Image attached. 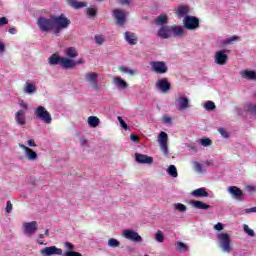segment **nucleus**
Masks as SVG:
<instances>
[{
  "mask_svg": "<svg viewBox=\"0 0 256 256\" xmlns=\"http://www.w3.org/2000/svg\"><path fill=\"white\" fill-rule=\"evenodd\" d=\"M190 205H192V207H194L195 209H203V210L211 209V205L201 201H197V200H191Z\"/></svg>",
  "mask_w": 256,
  "mask_h": 256,
  "instance_id": "obj_22",
  "label": "nucleus"
},
{
  "mask_svg": "<svg viewBox=\"0 0 256 256\" xmlns=\"http://www.w3.org/2000/svg\"><path fill=\"white\" fill-rule=\"evenodd\" d=\"M15 121L18 125H26L27 119L25 118V111L24 110H19L15 114Z\"/></svg>",
  "mask_w": 256,
  "mask_h": 256,
  "instance_id": "obj_18",
  "label": "nucleus"
},
{
  "mask_svg": "<svg viewBox=\"0 0 256 256\" xmlns=\"http://www.w3.org/2000/svg\"><path fill=\"white\" fill-rule=\"evenodd\" d=\"M40 255L42 256H52V255H63V250L57 248V246L45 247L40 250Z\"/></svg>",
  "mask_w": 256,
  "mask_h": 256,
  "instance_id": "obj_9",
  "label": "nucleus"
},
{
  "mask_svg": "<svg viewBox=\"0 0 256 256\" xmlns=\"http://www.w3.org/2000/svg\"><path fill=\"white\" fill-rule=\"evenodd\" d=\"M124 37L129 45H137V35L133 32H125Z\"/></svg>",
  "mask_w": 256,
  "mask_h": 256,
  "instance_id": "obj_24",
  "label": "nucleus"
},
{
  "mask_svg": "<svg viewBox=\"0 0 256 256\" xmlns=\"http://www.w3.org/2000/svg\"><path fill=\"white\" fill-rule=\"evenodd\" d=\"M11 211H13V204L8 200L6 203V213H11Z\"/></svg>",
  "mask_w": 256,
  "mask_h": 256,
  "instance_id": "obj_51",
  "label": "nucleus"
},
{
  "mask_svg": "<svg viewBox=\"0 0 256 256\" xmlns=\"http://www.w3.org/2000/svg\"><path fill=\"white\" fill-rule=\"evenodd\" d=\"M175 209H177L178 211H180V213H185V211H187V206H185L182 203H176L174 205Z\"/></svg>",
  "mask_w": 256,
  "mask_h": 256,
  "instance_id": "obj_41",
  "label": "nucleus"
},
{
  "mask_svg": "<svg viewBox=\"0 0 256 256\" xmlns=\"http://www.w3.org/2000/svg\"><path fill=\"white\" fill-rule=\"evenodd\" d=\"M19 106H20L22 109H25V111H27V109H29V105H27V104L24 103V102H20V103H19Z\"/></svg>",
  "mask_w": 256,
  "mask_h": 256,
  "instance_id": "obj_57",
  "label": "nucleus"
},
{
  "mask_svg": "<svg viewBox=\"0 0 256 256\" xmlns=\"http://www.w3.org/2000/svg\"><path fill=\"white\" fill-rule=\"evenodd\" d=\"M218 133H220V135L222 137H224L225 139H228V137H229V133L227 131H225V128H219Z\"/></svg>",
  "mask_w": 256,
  "mask_h": 256,
  "instance_id": "obj_48",
  "label": "nucleus"
},
{
  "mask_svg": "<svg viewBox=\"0 0 256 256\" xmlns=\"http://www.w3.org/2000/svg\"><path fill=\"white\" fill-rule=\"evenodd\" d=\"M225 53H229V50H220L218 52H216L215 54V63L217 65H226L227 64V60L229 59V56H227V54Z\"/></svg>",
  "mask_w": 256,
  "mask_h": 256,
  "instance_id": "obj_10",
  "label": "nucleus"
},
{
  "mask_svg": "<svg viewBox=\"0 0 256 256\" xmlns=\"http://www.w3.org/2000/svg\"><path fill=\"white\" fill-rule=\"evenodd\" d=\"M156 87L157 89H160V91L167 93V91L171 89V83H169L167 78H163L156 82Z\"/></svg>",
  "mask_w": 256,
  "mask_h": 256,
  "instance_id": "obj_14",
  "label": "nucleus"
},
{
  "mask_svg": "<svg viewBox=\"0 0 256 256\" xmlns=\"http://www.w3.org/2000/svg\"><path fill=\"white\" fill-rule=\"evenodd\" d=\"M170 34L173 35L174 37H183V35H185V32L183 30V27L173 25V26H170Z\"/></svg>",
  "mask_w": 256,
  "mask_h": 256,
  "instance_id": "obj_19",
  "label": "nucleus"
},
{
  "mask_svg": "<svg viewBox=\"0 0 256 256\" xmlns=\"http://www.w3.org/2000/svg\"><path fill=\"white\" fill-rule=\"evenodd\" d=\"M8 32H9L11 35H15V33H17V29H15V28H10V29L8 30Z\"/></svg>",
  "mask_w": 256,
  "mask_h": 256,
  "instance_id": "obj_60",
  "label": "nucleus"
},
{
  "mask_svg": "<svg viewBox=\"0 0 256 256\" xmlns=\"http://www.w3.org/2000/svg\"><path fill=\"white\" fill-rule=\"evenodd\" d=\"M163 121H164V123H171V118H169V117H164V118H163Z\"/></svg>",
  "mask_w": 256,
  "mask_h": 256,
  "instance_id": "obj_62",
  "label": "nucleus"
},
{
  "mask_svg": "<svg viewBox=\"0 0 256 256\" xmlns=\"http://www.w3.org/2000/svg\"><path fill=\"white\" fill-rule=\"evenodd\" d=\"M37 229V221L24 223V233L26 235H33Z\"/></svg>",
  "mask_w": 256,
  "mask_h": 256,
  "instance_id": "obj_15",
  "label": "nucleus"
},
{
  "mask_svg": "<svg viewBox=\"0 0 256 256\" xmlns=\"http://www.w3.org/2000/svg\"><path fill=\"white\" fill-rule=\"evenodd\" d=\"M240 75L243 79H248L249 81H255L256 73L253 70H244L240 72Z\"/></svg>",
  "mask_w": 256,
  "mask_h": 256,
  "instance_id": "obj_23",
  "label": "nucleus"
},
{
  "mask_svg": "<svg viewBox=\"0 0 256 256\" xmlns=\"http://www.w3.org/2000/svg\"><path fill=\"white\" fill-rule=\"evenodd\" d=\"M19 147L25 151L28 161H37V152L25 146V144H19Z\"/></svg>",
  "mask_w": 256,
  "mask_h": 256,
  "instance_id": "obj_12",
  "label": "nucleus"
},
{
  "mask_svg": "<svg viewBox=\"0 0 256 256\" xmlns=\"http://www.w3.org/2000/svg\"><path fill=\"white\" fill-rule=\"evenodd\" d=\"M155 240L158 243H163V241H165V235H163V232H161V230H158L155 234Z\"/></svg>",
  "mask_w": 256,
  "mask_h": 256,
  "instance_id": "obj_39",
  "label": "nucleus"
},
{
  "mask_svg": "<svg viewBox=\"0 0 256 256\" xmlns=\"http://www.w3.org/2000/svg\"><path fill=\"white\" fill-rule=\"evenodd\" d=\"M121 246V242H119V240L115 239V238H110L108 240V247H120Z\"/></svg>",
  "mask_w": 256,
  "mask_h": 256,
  "instance_id": "obj_38",
  "label": "nucleus"
},
{
  "mask_svg": "<svg viewBox=\"0 0 256 256\" xmlns=\"http://www.w3.org/2000/svg\"><path fill=\"white\" fill-rule=\"evenodd\" d=\"M80 145H82V146L87 145V139L81 138L80 139Z\"/></svg>",
  "mask_w": 256,
  "mask_h": 256,
  "instance_id": "obj_59",
  "label": "nucleus"
},
{
  "mask_svg": "<svg viewBox=\"0 0 256 256\" xmlns=\"http://www.w3.org/2000/svg\"><path fill=\"white\" fill-rule=\"evenodd\" d=\"M61 57H59V54L58 53H54L53 55H51L49 58H48V63L50 65H59L61 64Z\"/></svg>",
  "mask_w": 256,
  "mask_h": 256,
  "instance_id": "obj_27",
  "label": "nucleus"
},
{
  "mask_svg": "<svg viewBox=\"0 0 256 256\" xmlns=\"http://www.w3.org/2000/svg\"><path fill=\"white\" fill-rule=\"evenodd\" d=\"M167 21H169V19L167 18L166 14L160 15L157 17V19H155L154 23L156 25H165V23H167Z\"/></svg>",
  "mask_w": 256,
  "mask_h": 256,
  "instance_id": "obj_33",
  "label": "nucleus"
},
{
  "mask_svg": "<svg viewBox=\"0 0 256 256\" xmlns=\"http://www.w3.org/2000/svg\"><path fill=\"white\" fill-rule=\"evenodd\" d=\"M218 239L222 251H224V253H231V238H229V234L221 233L218 235Z\"/></svg>",
  "mask_w": 256,
  "mask_h": 256,
  "instance_id": "obj_3",
  "label": "nucleus"
},
{
  "mask_svg": "<svg viewBox=\"0 0 256 256\" xmlns=\"http://www.w3.org/2000/svg\"><path fill=\"white\" fill-rule=\"evenodd\" d=\"M135 160L137 163H141L144 165H151V163H153V157L139 153L135 154Z\"/></svg>",
  "mask_w": 256,
  "mask_h": 256,
  "instance_id": "obj_13",
  "label": "nucleus"
},
{
  "mask_svg": "<svg viewBox=\"0 0 256 256\" xmlns=\"http://www.w3.org/2000/svg\"><path fill=\"white\" fill-rule=\"evenodd\" d=\"M176 249H177V251H180L181 253H185V252H187L189 247H187V244H185L183 242H177Z\"/></svg>",
  "mask_w": 256,
  "mask_h": 256,
  "instance_id": "obj_34",
  "label": "nucleus"
},
{
  "mask_svg": "<svg viewBox=\"0 0 256 256\" xmlns=\"http://www.w3.org/2000/svg\"><path fill=\"white\" fill-rule=\"evenodd\" d=\"M65 53L67 57L70 59H75V57H78L77 48L76 47H69L65 50Z\"/></svg>",
  "mask_w": 256,
  "mask_h": 256,
  "instance_id": "obj_28",
  "label": "nucleus"
},
{
  "mask_svg": "<svg viewBox=\"0 0 256 256\" xmlns=\"http://www.w3.org/2000/svg\"><path fill=\"white\" fill-rule=\"evenodd\" d=\"M246 191H248V193H252V191H255V186L253 185H248L245 187Z\"/></svg>",
  "mask_w": 256,
  "mask_h": 256,
  "instance_id": "obj_54",
  "label": "nucleus"
},
{
  "mask_svg": "<svg viewBox=\"0 0 256 256\" xmlns=\"http://www.w3.org/2000/svg\"><path fill=\"white\" fill-rule=\"evenodd\" d=\"M194 169L197 173H203V165L199 162H194Z\"/></svg>",
  "mask_w": 256,
  "mask_h": 256,
  "instance_id": "obj_45",
  "label": "nucleus"
},
{
  "mask_svg": "<svg viewBox=\"0 0 256 256\" xmlns=\"http://www.w3.org/2000/svg\"><path fill=\"white\" fill-rule=\"evenodd\" d=\"M119 71H121L122 73H128V75H132V76L137 75V70L129 69L125 66H120Z\"/></svg>",
  "mask_w": 256,
  "mask_h": 256,
  "instance_id": "obj_35",
  "label": "nucleus"
},
{
  "mask_svg": "<svg viewBox=\"0 0 256 256\" xmlns=\"http://www.w3.org/2000/svg\"><path fill=\"white\" fill-rule=\"evenodd\" d=\"M123 237H125V239H128L129 241H133L134 243H141V241H143V238H141L139 233L131 229L124 230Z\"/></svg>",
  "mask_w": 256,
  "mask_h": 256,
  "instance_id": "obj_8",
  "label": "nucleus"
},
{
  "mask_svg": "<svg viewBox=\"0 0 256 256\" xmlns=\"http://www.w3.org/2000/svg\"><path fill=\"white\" fill-rule=\"evenodd\" d=\"M118 121H119V123H120L122 129L127 130V123H125V120H123V117L118 116Z\"/></svg>",
  "mask_w": 256,
  "mask_h": 256,
  "instance_id": "obj_49",
  "label": "nucleus"
},
{
  "mask_svg": "<svg viewBox=\"0 0 256 256\" xmlns=\"http://www.w3.org/2000/svg\"><path fill=\"white\" fill-rule=\"evenodd\" d=\"M60 65L64 67V69H73V67L77 66V63L69 58H62Z\"/></svg>",
  "mask_w": 256,
  "mask_h": 256,
  "instance_id": "obj_21",
  "label": "nucleus"
},
{
  "mask_svg": "<svg viewBox=\"0 0 256 256\" xmlns=\"http://www.w3.org/2000/svg\"><path fill=\"white\" fill-rule=\"evenodd\" d=\"M131 141H133L134 143H137L139 141V136L132 134L130 136Z\"/></svg>",
  "mask_w": 256,
  "mask_h": 256,
  "instance_id": "obj_55",
  "label": "nucleus"
},
{
  "mask_svg": "<svg viewBox=\"0 0 256 256\" xmlns=\"http://www.w3.org/2000/svg\"><path fill=\"white\" fill-rule=\"evenodd\" d=\"M101 123V120H99L96 116H90L88 117V125L89 127H99V124Z\"/></svg>",
  "mask_w": 256,
  "mask_h": 256,
  "instance_id": "obj_30",
  "label": "nucleus"
},
{
  "mask_svg": "<svg viewBox=\"0 0 256 256\" xmlns=\"http://www.w3.org/2000/svg\"><path fill=\"white\" fill-rule=\"evenodd\" d=\"M0 51H5V44H3L2 42H0Z\"/></svg>",
  "mask_w": 256,
  "mask_h": 256,
  "instance_id": "obj_64",
  "label": "nucleus"
},
{
  "mask_svg": "<svg viewBox=\"0 0 256 256\" xmlns=\"http://www.w3.org/2000/svg\"><path fill=\"white\" fill-rule=\"evenodd\" d=\"M161 39H169L171 37V26H162L158 31Z\"/></svg>",
  "mask_w": 256,
  "mask_h": 256,
  "instance_id": "obj_17",
  "label": "nucleus"
},
{
  "mask_svg": "<svg viewBox=\"0 0 256 256\" xmlns=\"http://www.w3.org/2000/svg\"><path fill=\"white\" fill-rule=\"evenodd\" d=\"M29 147H37V144L35 143V140L30 139L27 141Z\"/></svg>",
  "mask_w": 256,
  "mask_h": 256,
  "instance_id": "obj_56",
  "label": "nucleus"
},
{
  "mask_svg": "<svg viewBox=\"0 0 256 256\" xmlns=\"http://www.w3.org/2000/svg\"><path fill=\"white\" fill-rule=\"evenodd\" d=\"M167 173L170 174L171 177H178L177 167H175V165H170L168 167Z\"/></svg>",
  "mask_w": 256,
  "mask_h": 256,
  "instance_id": "obj_37",
  "label": "nucleus"
},
{
  "mask_svg": "<svg viewBox=\"0 0 256 256\" xmlns=\"http://www.w3.org/2000/svg\"><path fill=\"white\" fill-rule=\"evenodd\" d=\"M114 83L118 87V89H127V87H129V84L121 77H115Z\"/></svg>",
  "mask_w": 256,
  "mask_h": 256,
  "instance_id": "obj_25",
  "label": "nucleus"
},
{
  "mask_svg": "<svg viewBox=\"0 0 256 256\" xmlns=\"http://www.w3.org/2000/svg\"><path fill=\"white\" fill-rule=\"evenodd\" d=\"M34 115L37 117V119L43 121V123H46V125H51V122L53 121L51 113H49V111H47V109L43 106H38L34 111Z\"/></svg>",
  "mask_w": 256,
  "mask_h": 256,
  "instance_id": "obj_2",
  "label": "nucleus"
},
{
  "mask_svg": "<svg viewBox=\"0 0 256 256\" xmlns=\"http://www.w3.org/2000/svg\"><path fill=\"white\" fill-rule=\"evenodd\" d=\"M235 41H241V38L239 36H233L231 38L222 40V45L225 47L227 45H231L232 43H235Z\"/></svg>",
  "mask_w": 256,
  "mask_h": 256,
  "instance_id": "obj_32",
  "label": "nucleus"
},
{
  "mask_svg": "<svg viewBox=\"0 0 256 256\" xmlns=\"http://www.w3.org/2000/svg\"><path fill=\"white\" fill-rule=\"evenodd\" d=\"M76 65H83L84 61L83 58H80L77 62H75Z\"/></svg>",
  "mask_w": 256,
  "mask_h": 256,
  "instance_id": "obj_63",
  "label": "nucleus"
},
{
  "mask_svg": "<svg viewBox=\"0 0 256 256\" xmlns=\"http://www.w3.org/2000/svg\"><path fill=\"white\" fill-rule=\"evenodd\" d=\"M68 5L74 9H82V7H87V2H77V0H67Z\"/></svg>",
  "mask_w": 256,
  "mask_h": 256,
  "instance_id": "obj_26",
  "label": "nucleus"
},
{
  "mask_svg": "<svg viewBox=\"0 0 256 256\" xmlns=\"http://www.w3.org/2000/svg\"><path fill=\"white\" fill-rule=\"evenodd\" d=\"M244 231L249 235V237H255V231L253 229L249 228L247 224L244 225Z\"/></svg>",
  "mask_w": 256,
  "mask_h": 256,
  "instance_id": "obj_43",
  "label": "nucleus"
},
{
  "mask_svg": "<svg viewBox=\"0 0 256 256\" xmlns=\"http://www.w3.org/2000/svg\"><path fill=\"white\" fill-rule=\"evenodd\" d=\"M191 196L199 199L201 197H209V192L205 188H198L191 192Z\"/></svg>",
  "mask_w": 256,
  "mask_h": 256,
  "instance_id": "obj_20",
  "label": "nucleus"
},
{
  "mask_svg": "<svg viewBox=\"0 0 256 256\" xmlns=\"http://www.w3.org/2000/svg\"><path fill=\"white\" fill-rule=\"evenodd\" d=\"M151 69L154 73H157L158 75H163L169 71V68L167 67V64L163 61H153L150 62Z\"/></svg>",
  "mask_w": 256,
  "mask_h": 256,
  "instance_id": "obj_5",
  "label": "nucleus"
},
{
  "mask_svg": "<svg viewBox=\"0 0 256 256\" xmlns=\"http://www.w3.org/2000/svg\"><path fill=\"white\" fill-rule=\"evenodd\" d=\"M94 39L97 45H102L103 43H105V38H103L101 35H96Z\"/></svg>",
  "mask_w": 256,
  "mask_h": 256,
  "instance_id": "obj_46",
  "label": "nucleus"
},
{
  "mask_svg": "<svg viewBox=\"0 0 256 256\" xmlns=\"http://www.w3.org/2000/svg\"><path fill=\"white\" fill-rule=\"evenodd\" d=\"M228 191L229 193H231V195H233V197H235L239 201H243L242 198H239V197H243V190H241V188L237 186H231L228 188Z\"/></svg>",
  "mask_w": 256,
  "mask_h": 256,
  "instance_id": "obj_16",
  "label": "nucleus"
},
{
  "mask_svg": "<svg viewBox=\"0 0 256 256\" xmlns=\"http://www.w3.org/2000/svg\"><path fill=\"white\" fill-rule=\"evenodd\" d=\"M97 77H99V74L97 72H89L85 74V79L94 87V89H97L99 87V82H97Z\"/></svg>",
  "mask_w": 256,
  "mask_h": 256,
  "instance_id": "obj_11",
  "label": "nucleus"
},
{
  "mask_svg": "<svg viewBox=\"0 0 256 256\" xmlns=\"http://www.w3.org/2000/svg\"><path fill=\"white\" fill-rule=\"evenodd\" d=\"M175 103H176V109L178 111H185V109H189V107H191V105L189 104V98H187V96L183 95V94H179L176 98H175Z\"/></svg>",
  "mask_w": 256,
  "mask_h": 256,
  "instance_id": "obj_4",
  "label": "nucleus"
},
{
  "mask_svg": "<svg viewBox=\"0 0 256 256\" xmlns=\"http://www.w3.org/2000/svg\"><path fill=\"white\" fill-rule=\"evenodd\" d=\"M37 25L42 33L53 31L54 35H59L63 29H67L71 25V20L65 14L50 16L49 18L41 16L37 20Z\"/></svg>",
  "mask_w": 256,
  "mask_h": 256,
  "instance_id": "obj_1",
  "label": "nucleus"
},
{
  "mask_svg": "<svg viewBox=\"0 0 256 256\" xmlns=\"http://www.w3.org/2000/svg\"><path fill=\"white\" fill-rule=\"evenodd\" d=\"M9 23V20L7 17H1L0 18V27H3V25H7Z\"/></svg>",
  "mask_w": 256,
  "mask_h": 256,
  "instance_id": "obj_52",
  "label": "nucleus"
},
{
  "mask_svg": "<svg viewBox=\"0 0 256 256\" xmlns=\"http://www.w3.org/2000/svg\"><path fill=\"white\" fill-rule=\"evenodd\" d=\"M214 229H216V231H223V224L222 223L215 224Z\"/></svg>",
  "mask_w": 256,
  "mask_h": 256,
  "instance_id": "obj_53",
  "label": "nucleus"
},
{
  "mask_svg": "<svg viewBox=\"0 0 256 256\" xmlns=\"http://www.w3.org/2000/svg\"><path fill=\"white\" fill-rule=\"evenodd\" d=\"M183 24L185 29H188V31H193L199 27V18L195 16H185Z\"/></svg>",
  "mask_w": 256,
  "mask_h": 256,
  "instance_id": "obj_6",
  "label": "nucleus"
},
{
  "mask_svg": "<svg viewBox=\"0 0 256 256\" xmlns=\"http://www.w3.org/2000/svg\"><path fill=\"white\" fill-rule=\"evenodd\" d=\"M87 15H89V17H96L97 16V10H95L94 8H88L87 9Z\"/></svg>",
  "mask_w": 256,
  "mask_h": 256,
  "instance_id": "obj_47",
  "label": "nucleus"
},
{
  "mask_svg": "<svg viewBox=\"0 0 256 256\" xmlns=\"http://www.w3.org/2000/svg\"><path fill=\"white\" fill-rule=\"evenodd\" d=\"M131 0H121V5H129Z\"/></svg>",
  "mask_w": 256,
  "mask_h": 256,
  "instance_id": "obj_61",
  "label": "nucleus"
},
{
  "mask_svg": "<svg viewBox=\"0 0 256 256\" xmlns=\"http://www.w3.org/2000/svg\"><path fill=\"white\" fill-rule=\"evenodd\" d=\"M160 145H161V149H162L163 153H164L165 155H167V154L169 153V148H168V146H167V142H164V143H162V144H160Z\"/></svg>",
  "mask_w": 256,
  "mask_h": 256,
  "instance_id": "obj_50",
  "label": "nucleus"
},
{
  "mask_svg": "<svg viewBox=\"0 0 256 256\" xmlns=\"http://www.w3.org/2000/svg\"><path fill=\"white\" fill-rule=\"evenodd\" d=\"M200 145H202V147H209L213 145V141L209 138H201Z\"/></svg>",
  "mask_w": 256,
  "mask_h": 256,
  "instance_id": "obj_40",
  "label": "nucleus"
},
{
  "mask_svg": "<svg viewBox=\"0 0 256 256\" xmlns=\"http://www.w3.org/2000/svg\"><path fill=\"white\" fill-rule=\"evenodd\" d=\"M35 85L31 84V83H27L26 87H25V92L26 93H35Z\"/></svg>",
  "mask_w": 256,
  "mask_h": 256,
  "instance_id": "obj_42",
  "label": "nucleus"
},
{
  "mask_svg": "<svg viewBox=\"0 0 256 256\" xmlns=\"http://www.w3.org/2000/svg\"><path fill=\"white\" fill-rule=\"evenodd\" d=\"M244 111L246 113H251V115H256V104L246 103L244 105Z\"/></svg>",
  "mask_w": 256,
  "mask_h": 256,
  "instance_id": "obj_29",
  "label": "nucleus"
},
{
  "mask_svg": "<svg viewBox=\"0 0 256 256\" xmlns=\"http://www.w3.org/2000/svg\"><path fill=\"white\" fill-rule=\"evenodd\" d=\"M167 139H168L167 133L161 132V133L159 134V142H160V144H162V143H167Z\"/></svg>",
  "mask_w": 256,
  "mask_h": 256,
  "instance_id": "obj_44",
  "label": "nucleus"
},
{
  "mask_svg": "<svg viewBox=\"0 0 256 256\" xmlns=\"http://www.w3.org/2000/svg\"><path fill=\"white\" fill-rule=\"evenodd\" d=\"M245 211H246V213H256V207H252L250 209H246Z\"/></svg>",
  "mask_w": 256,
  "mask_h": 256,
  "instance_id": "obj_58",
  "label": "nucleus"
},
{
  "mask_svg": "<svg viewBox=\"0 0 256 256\" xmlns=\"http://www.w3.org/2000/svg\"><path fill=\"white\" fill-rule=\"evenodd\" d=\"M217 106H215V102L213 101H206L204 103V108L206 109V111H215Z\"/></svg>",
  "mask_w": 256,
  "mask_h": 256,
  "instance_id": "obj_36",
  "label": "nucleus"
},
{
  "mask_svg": "<svg viewBox=\"0 0 256 256\" xmlns=\"http://www.w3.org/2000/svg\"><path fill=\"white\" fill-rule=\"evenodd\" d=\"M112 15H113L114 19L116 20V23L120 27H123V25H125V19L127 18V12L125 10L116 8L113 10Z\"/></svg>",
  "mask_w": 256,
  "mask_h": 256,
  "instance_id": "obj_7",
  "label": "nucleus"
},
{
  "mask_svg": "<svg viewBox=\"0 0 256 256\" xmlns=\"http://www.w3.org/2000/svg\"><path fill=\"white\" fill-rule=\"evenodd\" d=\"M187 13H189V8L187 6H179L176 11V14L178 15V17H185Z\"/></svg>",
  "mask_w": 256,
  "mask_h": 256,
  "instance_id": "obj_31",
  "label": "nucleus"
}]
</instances>
